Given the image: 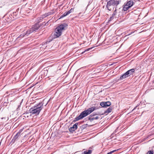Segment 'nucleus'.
Segmentation results:
<instances>
[{
	"instance_id": "nucleus-22",
	"label": "nucleus",
	"mask_w": 154,
	"mask_h": 154,
	"mask_svg": "<svg viewBox=\"0 0 154 154\" xmlns=\"http://www.w3.org/2000/svg\"><path fill=\"white\" fill-rule=\"evenodd\" d=\"M69 131L70 132H72L73 131H75L74 129L73 128H72V127H70L69 128Z\"/></svg>"
},
{
	"instance_id": "nucleus-16",
	"label": "nucleus",
	"mask_w": 154,
	"mask_h": 154,
	"mask_svg": "<svg viewBox=\"0 0 154 154\" xmlns=\"http://www.w3.org/2000/svg\"><path fill=\"white\" fill-rule=\"evenodd\" d=\"M53 14V13L52 12H49L47 13H45V14L46 15V17H47L50 15H51V14Z\"/></svg>"
},
{
	"instance_id": "nucleus-5",
	"label": "nucleus",
	"mask_w": 154,
	"mask_h": 154,
	"mask_svg": "<svg viewBox=\"0 0 154 154\" xmlns=\"http://www.w3.org/2000/svg\"><path fill=\"white\" fill-rule=\"evenodd\" d=\"M119 1L110 0L108 1L106 6V8L109 11H111L113 7H116L119 4Z\"/></svg>"
},
{
	"instance_id": "nucleus-7",
	"label": "nucleus",
	"mask_w": 154,
	"mask_h": 154,
	"mask_svg": "<svg viewBox=\"0 0 154 154\" xmlns=\"http://www.w3.org/2000/svg\"><path fill=\"white\" fill-rule=\"evenodd\" d=\"M100 105L103 107H107L111 105L110 102L107 101L106 102H102L100 103Z\"/></svg>"
},
{
	"instance_id": "nucleus-12",
	"label": "nucleus",
	"mask_w": 154,
	"mask_h": 154,
	"mask_svg": "<svg viewBox=\"0 0 154 154\" xmlns=\"http://www.w3.org/2000/svg\"><path fill=\"white\" fill-rule=\"evenodd\" d=\"M128 77L127 75L125 73L120 77V79H123Z\"/></svg>"
},
{
	"instance_id": "nucleus-24",
	"label": "nucleus",
	"mask_w": 154,
	"mask_h": 154,
	"mask_svg": "<svg viewBox=\"0 0 154 154\" xmlns=\"http://www.w3.org/2000/svg\"><path fill=\"white\" fill-rule=\"evenodd\" d=\"M23 131L22 129H20L19 131L17 133L20 134V135L21 133Z\"/></svg>"
},
{
	"instance_id": "nucleus-13",
	"label": "nucleus",
	"mask_w": 154,
	"mask_h": 154,
	"mask_svg": "<svg viewBox=\"0 0 154 154\" xmlns=\"http://www.w3.org/2000/svg\"><path fill=\"white\" fill-rule=\"evenodd\" d=\"M112 107H109L108 109L106 110L104 112V113H109L110 112L112 111Z\"/></svg>"
},
{
	"instance_id": "nucleus-19",
	"label": "nucleus",
	"mask_w": 154,
	"mask_h": 154,
	"mask_svg": "<svg viewBox=\"0 0 154 154\" xmlns=\"http://www.w3.org/2000/svg\"><path fill=\"white\" fill-rule=\"evenodd\" d=\"M116 8L115 10L114 11L113 13L112 14L113 16H115L116 15Z\"/></svg>"
},
{
	"instance_id": "nucleus-9",
	"label": "nucleus",
	"mask_w": 154,
	"mask_h": 154,
	"mask_svg": "<svg viewBox=\"0 0 154 154\" xmlns=\"http://www.w3.org/2000/svg\"><path fill=\"white\" fill-rule=\"evenodd\" d=\"M20 136V134L17 133L13 137L11 141V143H13Z\"/></svg>"
},
{
	"instance_id": "nucleus-1",
	"label": "nucleus",
	"mask_w": 154,
	"mask_h": 154,
	"mask_svg": "<svg viewBox=\"0 0 154 154\" xmlns=\"http://www.w3.org/2000/svg\"><path fill=\"white\" fill-rule=\"evenodd\" d=\"M97 109V107L95 106H92L89 108L87 110L82 112L78 116L76 117L74 121H77L82 119Z\"/></svg>"
},
{
	"instance_id": "nucleus-23",
	"label": "nucleus",
	"mask_w": 154,
	"mask_h": 154,
	"mask_svg": "<svg viewBox=\"0 0 154 154\" xmlns=\"http://www.w3.org/2000/svg\"><path fill=\"white\" fill-rule=\"evenodd\" d=\"M129 71L128 72L127 71L125 72V73L127 75H128V76H129L131 75H130V74H129Z\"/></svg>"
},
{
	"instance_id": "nucleus-21",
	"label": "nucleus",
	"mask_w": 154,
	"mask_h": 154,
	"mask_svg": "<svg viewBox=\"0 0 154 154\" xmlns=\"http://www.w3.org/2000/svg\"><path fill=\"white\" fill-rule=\"evenodd\" d=\"M116 151V150H113L112 151H111L110 152H109L108 153L106 154H112V153H113V152H115Z\"/></svg>"
},
{
	"instance_id": "nucleus-2",
	"label": "nucleus",
	"mask_w": 154,
	"mask_h": 154,
	"mask_svg": "<svg viewBox=\"0 0 154 154\" xmlns=\"http://www.w3.org/2000/svg\"><path fill=\"white\" fill-rule=\"evenodd\" d=\"M42 25V24H39L38 23L35 24L32 26L31 28L27 30L26 33H24L21 34L17 37V38L20 39L22 38L25 35L27 36L29 35L33 32L34 31H35L36 30L38 29Z\"/></svg>"
},
{
	"instance_id": "nucleus-26",
	"label": "nucleus",
	"mask_w": 154,
	"mask_h": 154,
	"mask_svg": "<svg viewBox=\"0 0 154 154\" xmlns=\"http://www.w3.org/2000/svg\"><path fill=\"white\" fill-rule=\"evenodd\" d=\"M92 49V48H88V49H87V50H85V51L84 52H85V51H88L89 50H90V49Z\"/></svg>"
},
{
	"instance_id": "nucleus-8",
	"label": "nucleus",
	"mask_w": 154,
	"mask_h": 154,
	"mask_svg": "<svg viewBox=\"0 0 154 154\" xmlns=\"http://www.w3.org/2000/svg\"><path fill=\"white\" fill-rule=\"evenodd\" d=\"M73 11L74 9L72 8H71L69 10L65 12L62 15H61L60 18H62L63 17L66 16L69 14L70 13L73 12Z\"/></svg>"
},
{
	"instance_id": "nucleus-18",
	"label": "nucleus",
	"mask_w": 154,
	"mask_h": 154,
	"mask_svg": "<svg viewBox=\"0 0 154 154\" xmlns=\"http://www.w3.org/2000/svg\"><path fill=\"white\" fill-rule=\"evenodd\" d=\"M153 151H149L146 154H153Z\"/></svg>"
},
{
	"instance_id": "nucleus-11",
	"label": "nucleus",
	"mask_w": 154,
	"mask_h": 154,
	"mask_svg": "<svg viewBox=\"0 0 154 154\" xmlns=\"http://www.w3.org/2000/svg\"><path fill=\"white\" fill-rule=\"evenodd\" d=\"M92 152V151L91 150H86L83 152V154H91Z\"/></svg>"
},
{
	"instance_id": "nucleus-20",
	"label": "nucleus",
	"mask_w": 154,
	"mask_h": 154,
	"mask_svg": "<svg viewBox=\"0 0 154 154\" xmlns=\"http://www.w3.org/2000/svg\"><path fill=\"white\" fill-rule=\"evenodd\" d=\"M114 16H113L112 15V16L110 17L109 18V22L112 20H113L114 18Z\"/></svg>"
},
{
	"instance_id": "nucleus-25",
	"label": "nucleus",
	"mask_w": 154,
	"mask_h": 154,
	"mask_svg": "<svg viewBox=\"0 0 154 154\" xmlns=\"http://www.w3.org/2000/svg\"><path fill=\"white\" fill-rule=\"evenodd\" d=\"M41 16L42 17V18L43 19H44L45 17H47L46 16V15L45 14H43V15H42Z\"/></svg>"
},
{
	"instance_id": "nucleus-27",
	"label": "nucleus",
	"mask_w": 154,
	"mask_h": 154,
	"mask_svg": "<svg viewBox=\"0 0 154 154\" xmlns=\"http://www.w3.org/2000/svg\"><path fill=\"white\" fill-rule=\"evenodd\" d=\"M91 115H94V116H95V115H97V114L96 113L94 112Z\"/></svg>"
},
{
	"instance_id": "nucleus-28",
	"label": "nucleus",
	"mask_w": 154,
	"mask_h": 154,
	"mask_svg": "<svg viewBox=\"0 0 154 154\" xmlns=\"http://www.w3.org/2000/svg\"><path fill=\"white\" fill-rule=\"evenodd\" d=\"M21 103H22V102H21L20 103V105H18V108H19V107H20V105H21Z\"/></svg>"
},
{
	"instance_id": "nucleus-4",
	"label": "nucleus",
	"mask_w": 154,
	"mask_h": 154,
	"mask_svg": "<svg viewBox=\"0 0 154 154\" xmlns=\"http://www.w3.org/2000/svg\"><path fill=\"white\" fill-rule=\"evenodd\" d=\"M43 107V103H40L38 104L31 108L29 110L30 113L32 114H35L36 115H38Z\"/></svg>"
},
{
	"instance_id": "nucleus-3",
	"label": "nucleus",
	"mask_w": 154,
	"mask_h": 154,
	"mask_svg": "<svg viewBox=\"0 0 154 154\" xmlns=\"http://www.w3.org/2000/svg\"><path fill=\"white\" fill-rule=\"evenodd\" d=\"M68 26L66 23H63L57 26L55 31L54 35L56 38H58L61 35L62 32L66 29Z\"/></svg>"
},
{
	"instance_id": "nucleus-29",
	"label": "nucleus",
	"mask_w": 154,
	"mask_h": 154,
	"mask_svg": "<svg viewBox=\"0 0 154 154\" xmlns=\"http://www.w3.org/2000/svg\"><path fill=\"white\" fill-rule=\"evenodd\" d=\"M131 34H129L128 35H127L126 36H128V35H130Z\"/></svg>"
},
{
	"instance_id": "nucleus-6",
	"label": "nucleus",
	"mask_w": 154,
	"mask_h": 154,
	"mask_svg": "<svg viewBox=\"0 0 154 154\" xmlns=\"http://www.w3.org/2000/svg\"><path fill=\"white\" fill-rule=\"evenodd\" d=\"M133 4L134 2L133 1H129L126 4L124 5L123 10L125 11H127L133 5Z\"/></svg>"
},
{
	"instance_id": "nucleus-14",
	"label": "nucleus",
	"mask_w": 154,
	"mask_h": 154,
	"mask_svg": "<svg viewBox=\"0 0 154 154\" xmlns=\"http://www.w3.org/2000/svg\"><path fill=\"white\" fill-rule=\"evenodd\" d=\"M128 71H129V73L130 75H133V73L134 72L135 69H132L128 70Z\"/></svg>"
},
{
	"instance_id": "nucleus-15",
	"label": "nucleus",
	"mask_w": 154,
	"mask_h": 154,
	"mask_svg": "<svg viewBox=\"0 0 154 154\" xmlns=\"http://www.w3.org/2000/svg\"><path fill=\"white\" fill-rule=\"evenodd\" d=\"M78 124V123H76L73 125L72 127V128L75 130L77 129Z\"/></svg>"
},
{
	"instance_id": "nucleus-10",
	"label": "nucleus",
	"mask_w": 154,
	"mask_h": 154,
	"mask_svg": "<svg viewBox=\"0 0 154 154\" xmlns=\"http://www.w3.org/2000/svg\"><path fill=\"white\" fill-rule=\"evenodd\" d=\"M94 116V115H91L88 117V119L90 121V122H92L94 120L97 119H99V117L98 116H96L95 117H92Z\"/></svg>"
},
{
	"instance_id": "nucleus-17",
	"label": "nucleus",
	"mask_w": 154,
	"mask_h": 154,
	"mask_svg": "<svg viewBox=\"0 0 154 154\" xmlns=\"http://www.w3.org/2000/svg\"><path fill=\"white\" fill-rule=\"evenodd\" d=\"M43 19L42 18V17H41V16L38 18L37 19L38 22L39 23L41 21H42Z\"/></svg>"
}]
</instances>
